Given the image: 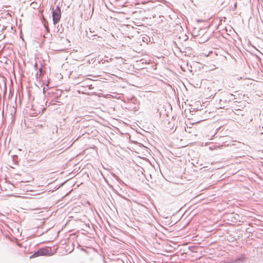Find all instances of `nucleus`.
<instances>
[{
  "mask_svg": "<svg viewBox=\"0 0 263 263\" xmlns=\"http://www.w3.org/2000/svg\"><path fill=\"white\" fill-rule=\"evenodd\" d=\"M44 70L41 68H40L39 69V71L36 73V78L37 79H40L42 78V77L44 75Z\"/></svg>",
  "mask_w": 263,
  "mask_h": 263,
  "instance_id": "nucleus-5",
  "label": "nucleus"
},
{
  "mask_svg": "<svg viewBox=\"0 0 263 263\" xmlns=\"http://www.w3.org/2000/svg\"><path fill=\"white\" fill-rule=\"evenodd\" d=\"M52 21L54 25L57 24L61 17V8L57 6L55 9H52Z\"/></svg>",
  "mask_w": 263,
  "mask_h": 263,
  "instance_id": "nucleus-1",
  "label": "nucleus"
},
{
  "mask_svg": "<svg viewBox=\"0 0 263 263\" xmlns=\"http://www.w3.org/2000/svg\"><path fill=\"white\" fill-rule=\"evenodd\" d=\"M259 127L260 128V126H259ZM260 134H263V125L261 126L260 129Z\"/></svg>",
  "mask_w": 263,
  "mask_h": 263,
  "instance_id": "nucleus-6",
  "label": "nucleus"
},
{
  "mask_svg": "<svg viewBox=\"0 0 263 263\" xmlns=\"http://www.w3.org/2000/svg\"><path fill=\"white\" fill-rule=\"evenodd\" d=\"M235 99V96L232 93H227L223 96V98L221 99V102H229L232 100Z\"/></svg>",
  "mask_w": 263,
  "mask_h": 263,
  "instance_id": "nucleus-3",
  "label": "nucleus"
},
{
  "mask_svg": "<svg viewBox=\"0 0 263 263\" xmlns=\"http://www.w3.org/2000/svg\"><path fill=\"white\" fill-rule=\"evenodd\" d=\"M49 250L47 248H41L37 251H36L34 254L33 256H45V255H50Z\"/></svg>",
  "mask_w": 263,
  "mask_h": 263,
  "instance_id": "nucleus-2",
  "label": "nucleus"
},
{
  "mask_svg": "<svg viewBox=\"0 0 263 263\" xmlns=\"http://www.w3.org/2000/svg\"><path fill=\"white\" fill-rule=\"evenodd\" d=\"M105 61L108 62V60H104V62H102V63H104Z\"/></svg>",
  "mask_w": 263,
  "mask_h": 263,
  "instance_id": "nucleus-9",
  "label": "nucleus"
},
{
  "mask_svg": "<svg viewBox=\"0 0 263 263\" xmlns=\"http://www.w3.org/2000/svg\"><path fill=\"white\" fill-rule=\"evenodd\" d=\"M246 261L245 256L242 255L241 257H238L234 260H231L230 261L225 263H243Z\"/></svg>",
  "mask_w": 263,
  "mask_h": 263,
  "instance_id": "nucleus-4",
  "label": "nucleus"
},
{
  "mask_svg": "<svg viewBox=\"0 0 263 263\" xmlns=\"http://www.w3.org/2000/svg\"><path fill=\"white\" fill-rule=\"evenodd\" d=\"M34 67H35V68H37V64H35V65H34Z\"/></svg>",
  "mask_w": 263,
  "mask_h": 263,
  "instance_id": "nucleus-8",
  "label": "nucleus"
},
{
  "mask_svg": "<svg viewBox=\"0 0 263 263\" xmlns=\"http://www.w3.org/2000/svg\"><path fill=\"white\" fill-rule=\"evenodd\" d=\"M47 138H46L45 139H44V140L43 141V144H44L45 143H46V141H47Z\"/></svg>",
  "mask_w": 263,
  "mask_h": 263,
  "instance_id": "nucleus-7",
  "label": "nucleus"
}]
</instances>
